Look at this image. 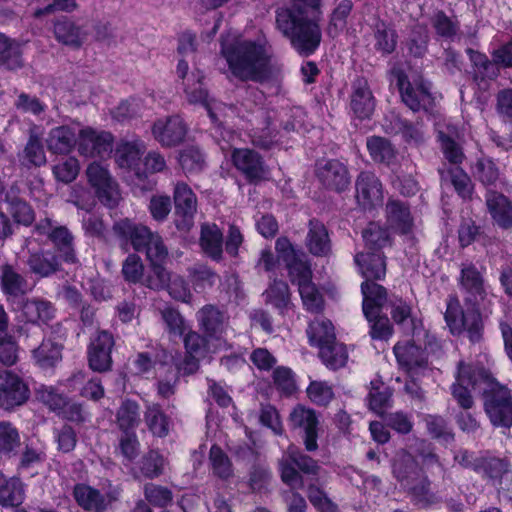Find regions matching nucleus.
Wrapping results in <instances>:
<instances>
[{
  "label": "nucleus",
  "mask_w": 512,
  "mask_h": 512,
  "mask_svg": "<svg viewBox=\"0 0 512 512\" xmlns=\"http://www.w3.org/2000/svg\"><path fill=\"white\" fill-rule=\"evenodd\" d=\"M174 224L179 231L187 232L194 225L197 212V196L185 182L179 181L173 189Z\"/></svg>",
  "instance_id": "obj_12"
},
{
  "label": "nucleus",
  "mask_w": 512,
  "mask_h": 512,
  "mask_svg": "<svg viewBox=\"0 0 512 512\" xmlns=\"http://www.w3.org/2000/svg\"><path fill=\"white\" fill-rule=\"evenodd\" d=\"M275 14L276 28L291 48L302 57L315 54L322 41V30L317 20L308 17L305 7L301 4L280 7Z\"/></svg>",
  "instance_id": "obj_3"
},
{
  "label": "nucleus",
  "mask_w": 512,
  "mask_h": 512,
  "mask_svg": "<svg viewBox=\"0 0 512 512\" xmlns=\"http://www.w3.org/2000/svg\"><path fill=\"white\" fill-rule=\"evenodd\" d=\"M472 391L480 395L484 412L494 427H512V390L500 383L484 363L460 360L450 392L462 410L473 408Z\"/></svg>",
  "instance_id": "obj_1"
},
{
  "label": "nucleus",
  "mask_w": 512,
  "mask_h": 512,
  "mask_svg": "<svg viewBox=\"0 0 512 512\" xmlns=\"http://www.w3.org/2000/svg\"><path fill=\"white\" fill-rule=\"evenodd\" d=\"M17 160L22 170L30 171L46 165L47 158L41 137L31 133L23 149L18 151Z\"/></svg>",
  "instance_id": "obj_34"
},
{
  "label": "nucleus",
  "mask_w": 512,
  "mask_h": 512,
  "mask_svg": "<svg viewBox=\"0 0 512 512\" xmlns=\"http://www.w3.org/2000/svg\"><path fill=\"white\" fill-rule=\"evenodd\" d=\"M27 265L31 274L38 278H49L64 273L66 263L47 248H40L29 255Z\"/></svg>",
  "instance_id": "obj_28"
},
{
  "label": "nucleus",
  "mask_w": 512,
  "mask_h": 512,
  "mask_svg": "<svg viewBox=\"0 0 512 512\" xmlns=\"http://www.w3.org/2000/svg\"><path fill=\"white\" fill-rule=\"evenodd\" d=\"M431 486L432 481L425 472L402 489L415 507L429 509L441 501V498L432 491Z\"/></svg>",
  "instance_id": "obj_31"
},
{
  "label": "nucleus",
  "mask_w": 512,
  "mask_h": 512,
  "mask_svg": "<svg viewBox=\"0 0 512 512\" xmlns=\"http://www.w3.org/2000/svg\"><path fill=\"white\" fill-rule=\"evenodd\" d=\"M23 59L20 46L14 39L0 32V69L14 71L22 68Z\"/></svg>",
  "instance_id": "obj_54"
},
{
  "label": "nucleus",
  "mask_w": 512,
  "mask_h": 512,
  "mask_svg": "<svg viewBox=\"0 0 512 512\" xmlns=\"http://www.w3.org/2000/svg\"><path fill=\"white\" fill-rule=\"evenodd\" d=\"M86 175L100 202L109 208L115 207L117 200L113 196V181L108 169L100 163L93 162L88 165Z\"/></svg>",
  "instance_id": "obj_26"
},
{
  "label": "nucleus",
  "mask_w": 512,
  "mask_h": 512,
  "mask_svg": "<svg viewBox=\"0 0 512 512\" xmlns=\"http://www.w3.org/2000/svg\"><path fill=\"white\" fill-rule=\"evenodd\" d=\"M483 303H475V305H464L465 312L462 315V327H460V335L466 333V337L471 344H479L484 340L485 324L481 312Z\"/></svg>",
  "instance_id": "obj_40"
},
{
  "label": "nucleus",
  "mask_w": 512,
  "mask_h": 512,
  "mask_svg": "<svg viewBox=\"0 0 512 512\" xmlns=\"http://www.w3.org/2000/svg\"><path fill=\"white\" fill-rule=\"evenodd\" d=\"M280 137V131L273 126L269 115H266L262 125L252 129L250 134L253 146L266 151L276 145L280 141Z\"/></svg>",
  "instance_id": "obj_55"
},
{
  "label": "nucleus",
  "mask_w": 512,
  "mask_h": 512,
  "mask_svg": "<svg viewBox=\"0 0 512 512\" xmlns=\"http://www.w3.org/2000/svg\"><path fill=\"white\" fill-rule=\"evenodd\" d=\"M7 210L15 223L29 227L35 220V212L32 206L20 197H7Z\"/></svg>",
  "instance_id": "obj_64"
},
{
  "label": "nucleus",
  "mask_w": 512,
  "mask_h": 512,
  "mask_svg": "<svg viewBox=\"0 0 512 512\" xmlns=\"http://www.w3.org/2000/svg\"><path fill=\"white\" fill-rule=\"evenodd\" d=\"M374 49L382 56L393 54L397 48L398 33L391 23L379 19L373 29Z\"/></svg>",
  "instance_id": "obj_46"
},
{
  "label": "nucleus",
  "mask_w": 512,
  "mask_h": 512,
  "mask_svg": "<svg viewBox=\"0 0 512 512\" xmlns=\"http://www.w3.org/2000/svg\"><path fill=\"white\" fill-rule=\"evenodd\" d=\"M34 233L45 237L51 244L47 248L56 254L66 265H76L79 263L77 256L75 236L65 225H60L51 218L45 217L36 222Z\"/></svg>",
  "instance_id": "obj_5"
},
{
  "label": "nucleus",
  "mask_w": 512,
  "mask_h": 512,
  "mask_svg": "<svg viewBox=\"0 0 512 512\" xmlns=\"http://www.w3.org/2000/svg\"><path fill=\"white\" fill-rule=\"evenodd\" d=\"M208 459L212 474L216 478L227 481L234 475L231 459L218 444L211 445Z\"/></svg>",
  "instance_id": "obj_57"
},
{
  "label": "nucleus",
  "mask_w": 512,
  "mask_h": 512,
  "mask_svg": "<svg viewBox=\"0 0 512 512\" xmlns=\"http://www.w3.org/2000/svg\"><path fill=\"white\" fill-rule=\"evenodd\" d=\"M396 134H400L403 141L408 145H419L424 142L423 131L420 126L399 115L391 122Z\"/></svg>",
  "instance_id": "obj_63"
},
{
  "label": "nucleus",
  "mask_w": 512,
  "mask_h": 512,
  "mask_svg": "<svg viewBox=\"0 0 512 512\" xmlns=\"http://www.w3.org/2000/svg\"><path fill=\"white\" fill-rule=\"evenodd\" d=\"M306 247L316 257L327 256L331 251V240L327 227L317 218L308 222V233L306 236Z\"/></svg>",
  "instance_id": "obj_39"
},
{
  "label": "nucleus",
  "mask_w": 512,
  "mask_h": 512,
  "mask_svg": "<svg viewBox=\"0 0 512 512\" xmlns=\"http://www.w3.org/2000/svg\"><path fill=\"white\" fill-rule=\"evenodd\" d=\"M360 288L363 296L362 311L364 317L372 316V313H382L390 297L387 289L378 284L377 281H363Z\"/></svg>",
  "instance_id": "obj_36"
},
{
  "label": "nucleus",
  "mask_w": 512,
  "mask_h": 512,
  "mask_svg": "<svg viewBox=\"0 0 512 512\" xmlns=\"http://www.w3.org/2000/svg\"><path fill=\"white\" fill-rule=\"evenodd\" d=\"M362 238L367 252L384 253V248L393 245L388 228L374 221L369 222L363 229Z\"/></svg>",
  "instance_id": "obj_44"
},
{
  "label": "nucleus",
  "mask_w": 512,
  "mask_h": 512,
  "mask_svg": "<svg viewBox=\"0 0 512 512\" xmlns=\"http://www.w3.org/2000/svg\"><path fill=\"white\" fill-rule=\"evenodd\" d=\"M473 71L471 72L472 81L481 86L489 81H494L500 76L499 64L495 63L484 53L473 48L465 50Z\"/></svg>",
  "instance_id": "obj_30"
},
{
  "label": "nucleus",
  "mask_w": 512,
  "mask_h": 512,
  "mask_svg": "<svg viewBox=\"0 0 512 512\" xmlns=\"http://www.w3.org/2000/svg\"><path fill=\"white\" fill-rule=\"evenodd\" d=\"M354 262L364 281H382L386 277L387 263L384 253L358 252Z\"/></svg>",
  "instance_id": "obj_33"
},
{
  "label": "nucleus",
  "mask_w": 512,
  "mask_h": 512,
  "mask_svg": "<svg viewBox=\"0 0 512 512\" xmlns=\"http://www.w3.org/2000/svg\"><path fill=\"white\" fill-rule=\"evenodd\" d=\"M25 500V489L20 478L13 476L3 481L0 486V505L3 508H21Z\"/></svg>",
  "instance_id": "obj_52"
},
{
  "label": "nucleus",
  "mask_w": 512,
  "mask_h": 512,
  "mask_svg": "<svg viewBox=\"0 0 512 512\" xmlns=\"http://www.w3.org/2000/svg\"><path fill=\"white\" fill-rule=\"evenodd\" d=\"M387 309L390 310L391 319L394 324L404 327L407 323H410L411 329L413 331L416 329L417 318L413 314L411 301L392 294L389 297Z\"/></svg>",
  "instance_id": "obj_51"
},
{
  "label": "nucleus",
  "mask_w": 512,
  "mask_h": 512,
  "mask_svg": "<svg viewBox=\"0 0 512 512\" xmlns=\"http://www.w3.org/2000/svg\"><path fill=\"white\" fill-rule=\"evenodd\" d=\"M27 280L12 265L4 264L0 276L1 291L12 306L27 293Z\"/></svg>",
  "instance_id": "obj_35"
},
{
  "label": "nucleus",
  "mask_w": 512,
  "mask_h": 512,
  "mask_svg": "<svg viewBox=\"0 0 512 512\" xmlns=\"http://www.w3.org/2000/svg\"><path fill=\"white\" fill-rule=\"evenodd\" d=\"M203 79L204 75L198 71L196 82L193 85L187 84L184 91L190 103L201 104L206 109L215 137L228 141L232 136V131L219 120L217 114L212 109L209 103V92L204 86Z\"/></svg>",
  "instance_id": "obj_18"
},
{
  "label": "nucleus",
  "mask_w": 512,
  "mask_h": 512,
  "mask_svg": "<svg viewBox=\"0 0 512 512\" xmlns=\"http://www.w3.org/2000/svg\"><path fill=\"white\" fill-rule=\"evenodd\" d=\"M318 356L322 363L330 370H338L344 367L348 360L346 346L333 340L331 344H325L318 348Z\"/></svg>",
  "instance_id": "obj_58"
},
{
  "label": "nucleus",
  "mask_w": 512,
  "mask_h": 512,
  "mask_svg": "<svg viewBox=\"0 0 512 512\" xmlns=\"http://www.w3.org/2000/svg\"><path fill=\"white\" fill-rule=\"evenodd\" d=\"M485 270H480L474 263L463 264L458 285L463 294L464 305L484 303L488 297L489 285L485 279Z\"/></svg>",
  "instance_id": "obj_13"
},
{
  "label": "nucleus",
  "mask_w": 512,
  "mask_h": 512,
  "mask_svg": "<svg viewBox=\"0 0 512 512\" xmlns=\"http://www.w3.org/2000/svg\"><path fill=\"white\" fill-rule=\"evenodd\" d=\"M265 303L271 305L281 316H285L294 306L289 285L280 279H274L263 293Z\"/></svg>",
  "instance_id": "obj_43"
},
{
  "label": "nucleus",
  "mask_w": 512,
  "mask_h": 512,
  "mask_svg": "<svg viewBox=\"0 0 512 512\" xmlns=\"http://www.w3.org/2000/svg\"><path fill=\"white\" fill-rule=\"evenodd\" d=\"M393 392V388L386 385L382 379L372 380L367 395L369 409L382 416L384 412L392 406Z\"/></svg>",
  "instance_id": "obj_49"
},
{
  "label": "nucleus",
  "mask_w": 512,
  "mask_h": 512,
  "mask_svg": "<svg viewBox=\"0 0 512 512\" xmlns=\"http://www.w3.org/2000/svg\"><path fill=\"white\" fill-rule=\"evenodd\" d=\"M393 353L399 367L407 372H416L428 366V353L426 349L417 345L413 340L397 342L393 347Z\"/></svg>",
  "instance_id": "obj_25"
},
{
  "label": "nucleus",
  "mask_w": 512,
  "mask_h": 512,
  "mask_svg": "<svg viewBox=\"0 0 512 512\" xmlns=\"http://www.w3.org/2000/svg\"><path fill=\"white\" fill-rule=\"evenodd\" d=\"M278 469L280 478L285 485L292 489H301L304 485L301 473L317 475L320 466L315 459L305 454L296 445L291 444L278 461Z\"/></svg>",
  "instance_id": "obj_6"
},
{
  "label": "nucleus",
  "mask_w": 512,
  "mask_h": 512,
  "mask_svg": "<svg viewBox=\"0 0 512 512\" xmlns=\"http://www.w3.org/2000/svg\"><path fill=\"white\" fill-rule=\"evenodd\" d=\"M19 429L10 421H0V459L10 460L21 450Z\"/></svg>",
  "instance_id": "obj_48"
},
{
  "label": "nucleus",
  "mask_w": 512,
  "mask_h": 512,
  "mask_svg": "<svg viewBox=\"0 0 512 512\" xmlns=\"http://www.w3.org/2000/svg\"><path fill=\"white\" fill-rule=\"evenodd\" d=\"M385 218L386 228L392 230L395 234L406 236L412 233L414 218L408 202L388 198L385 205Z\"/></svg>",
  "instance_id": "obj_24"
},
{
  "label": "nucleus",
  "mask_w": 512,
  "mask_h": 512,
  "mask_svg": "<svg viewBox=\"0 0 512 512\" xmlns=\"http://www.w3.org/2000/svg\"><path fill=\"white\" fill-rule=\"evenodd\" d=\"M14 310H20L21 316L25 319L23 325L16 328V332L22 336H28L31 328H39L40 323L48 325V323L55 317L54 305L45 299L40 298H26L16 301L13 306Z\"/></svg>",
  "instance_id": "obj_9"
},
{
  "label": "nucleus",
  "mask_w": 512,
  "mask_h": 512,
  "mask_svg": "<svg viewBox=\"0 0 512 512\" xmlns=\"http://www.w3.org/2000/svg\"><path fill=\"white\" fill-rule=\"evenodd\" d=\"M164 459L157 450H149L136 463L134 470L135 477L145 479L158 478L163 473Z\"/></svg>",
  "instance_id": "obj_56"
},
{
  "label": "nucleus",
  "mask_w": 512,
  "mask_h": 512,
  "mask_svg": "<svg viewBox=\"0 0 512 512\" xmlns=\"http://www.w3.org/2000/svg\"><path fill=\"white\" fill-rule=\"evenodd\" d=\"M47 149L56 155L69 154L76 145V135L73 128L67 125L54 127L46 139Z\"/></svg>",
  "instance_id": "obj_45"
},
{
  "label": "nucleus",
  "mask_w": 512,
  "mask_h": 512,
  "mask_svg": "<svg viewBox=\"0 0 512 512\" xmlns=\"http://www.w3.org/2000/svg\"><path fill=\"white\" fill-rule=\"evenodd\" d=\"M275 251L280 254L283 266L293 285L299 286L312 280L311 264L306 254L301 249H297L288 237L277 238Z\"/></svg>",
  "instance_id": "obj_8"
},
{
  "label": "nucleus",
  "mask_w": 512,
  "mask_h": 512,
  "mask_svg": "<svg viewBox=\"0 0 512 512\" xmlns=\"http://www.w3.org/2000/svg\"><path fill=\"white\" fill-rule=\"evenodd\" d=\"M423 473H425V470L408 450L400 449L397 451L392 462V474L401 488L407 486Z\"/></svg>",
  "instance_id": "obj_32"
},
{
  "label": "nucleus",
  "mask_w": 512,
  "mask_h": 512,
  "mask_svg": "<svg viewBox=\"0 0 512 512\" xmlns=\"http://www.w3.org/2000/svg\"><path fill=\"white\" fill-rule=\"evenodd\" d=\"M289 426L297 431L303 440L305 450L314 452L318 449L319 417L312 408L296 405L289 415Z\"/></svg>",
  "instance_id": "obj_11"
},
{
  "label": "nucleus",
  "mask_w": 512,
  "mask_h": 512,
  "mask_svg": "<svg viewBox=\"0 0 512 512\" xmlns=\"http://www.w3.org/2000/svg\"><path fill=\"white\" fill-rule=\"evenodd\" d=\"M315 176L325 190L337 194L348 191L352 183L348 165L334 158L317 162Z\"/></svg>",
  "instance_id": "obj_10"
},
{
  "label": "nucleus",
  "mask_w": 512,
  "mask_h": 512,
  "mask_svg": "<svg viewBox=\"0 0 512 512\" xmlns=\"http://www.w3.org/2000/svg\"><path fill=\"white\" fill-rule=\"evenodd\" d=\"M366 146L371 159L375 163L389 167L395 162L397 151L389 139L373 135L367 138Z\"/></svg>",
  "instance_id": "obj_50"
},
{
  "label": "nucleus",
  "mask_w": 512,
  "mask_h": 512,
  "mask_svg": "<svg viewBox=\"0 0 512 512\" xmlns=\"http://www.w3.org/2000/svg\"><path fill=\"white\" fill-rule=\"evenodd\" d=\"M144 422L148 431L157 438H166L173 428V419L165 413L159 403H152L146 406L144 411Z\"/></svg>",
  "instance_id": "obj_41"
},
{
  "label": "nucleus",
  "mask_w": 512,
  "mask_h": 512,
  "mask_svg": "<svg viewBox=\"0 0 512 512\" xmlns=\"http://www.w3.org/2000/svg\"><path fill=\"white\" fill-rule=\"evenodd\" d=\"M30 397L27 383L10 370H0V408L14 410L25 404Z\"/></svg>",
  "instance_id": "obj_16"
},
{
  "label": "nucleus",
  "mask_w": 512,
  "mask_h": 512,
  "mask_svg": "<svg viewBox=\"0 0 512 512\" xmlns=\"http://www.w3.org/2000/svg\"><path fill=\"white\" fill-rule=\"evenodd\" d=\"M154 139L162 146L172 148L182 144L188 133V126L179 115L157 119L151 128Z\"/></svg>",
  "instance_id": "obj_20"
},
{
  "label": "nucleus",
  "mask_w": 512,
  "mask_h": 512,
  "mask_svg": "<svg viewBox=\"0 0 512 512\" xmlns=\"http://www.w3.org/2000/svg\"><path fill=\"white\" fill-rule=\"evenodd\" d=\"M63 344L51 338H44L40 345L31 351L34 365L45 374H53L62 362Z\"/></svg>",
  "instance_id": "obj_27"
},
{
  "label": "nucleus",
  "mask_w": 512,
  "mask_h": 512,
  "mask_svg": "<svg viewBox=\"0 0 512 512\" xmlns=\"http://www.w3.org/2000/svg\"><path fill=\"white\" fill-rule=\"evenodd\" d=\"M116 422L121 432H136L140 423V405L132 399L123 400L116 412Z\"/></svg>",
  "instance_id": "obj_59"
},
{
  "label": "nucleus",
  "mask_w": 512,
  "mask_h": 512,
  "mask_svg": "<svg viewBox=\"0 0 512 512\" xmlns=\"http://www.w3.org/2000/svg\"><path fill=\"white\" fill-rule=\"evenodd\" d=\"M231 162L248 183L257 184L264 179L265 162L254 149L235 148L231 153Z\"/></svg>",
  "instance_id": "obj_21"
},
{
  "label": "nucleus",
  "mask_w": 512,
  "mask_h": 512,
  "mask_svg": "<svg viewBox=\"0 0 512 512\" xmlns=\"http://www.w3.org/2000/svg\"><path fill=\"white\" fill-rule=\"evenodd\" d=\"M145 152V145L140 141H125L118 144L115 152L117 164L132 172L142 188L145 185L146 176L142 171V157Z\"/></svg>",
  "instance_id": "obj_22"
},
{
  "label": "nucleus",
  "mask_w": 512,
  "mask_h": 512,
  "mask_svg": "<svg viewBox=\"0 0 512 512\" xmlns=\"http://www.w3.org/2000/svg\"><path fill=\"white\" fill-rule=\"evenodd\" d=\"M396 86L401 101L413 112H428L435 105V98L431 92L432 84L422 76L409 79L405 71L399 69L394 72Z\"/></svg>",
  "instance_id": "obj_7"
},
{
  "label": "nucleus",
  "mask_w": 512,
  "mask_h": 512,
  "mask_svg": "<svg viewBox=\"0 0 512 512\" xmlns=\"http://www.w3.org/2000/svg\"><path fill=\"white\" fill-rule=\"evenodd\" d=\"M223 244V232L216 223L201 225L199 245L206 256L220 262L223 259Z\"/></svg>",
  "instance_id": "obj_37"
},
{
  "label": "nucleus",
  "mask_w": 512,
  "mask_h": 512,
  "mask_svg": "<svg viewBox=\"0 0 512 512\" xmlns=\"http://www.w3.org/2000/svg\"><path fill=\"white\" fill-rule=\"evenodd\" d=\"M429 40V32L426 25L420 23L413 25L406 40L408 53L414 58H423L428 52Z\"/></svg>",
  "instance_id": "obj_62"
},
{
  "label": "nucleus",
  "mask_w": 512,
  "mask_h": 512,
  "mask_svg": "<svg viewBox=\"0 0 512 512\" xmlns=\"http://www.w3.org/2000/svg\"><path fill=\"white\" fill-rule=\"evenodd\" d=\"M53 33L56 40L63 45L79 48L82 45L80 27L68 17H61L54 22Z\"/></svg>",
  "instance_id": "obj_60"
},
{
  "label": "nucleus",
  "mask_w": 512,
  "mask_h": 512,
  "mask_svg": "<svg viewBox=\"0 0 512 512\" xmlns=\"http://www.w3.org/2000/svg\"><path fill=\"white\" fill-rule=\"evenodd\" d=\"M486 205L493 222L501 229L512 228V201L502 193L489 192Z\"/></svg>",
  "instance_id": "obj_38"
},
{
  "label": "nucleus",
  "mask_w": 512,
  "mask_h": 512,
  "mask_svg": "<svg viewBox=\"0 0 512 512\" xmlns=\"http://www.w3.org/2000/svg\"><path fill=\"white\" fill-rule=\"evenodd\" d=\"M426 429L430 437L439 443L450 444L455 440V434L448 420L440 415L427 414L424 417Z\"/></svg>",
  "instance_id": "obj_61"
},
{
  "label": "nucleus",
  "mask_w": 512,
  "mask_h": 512,
  "mask_svg": "<svg viewBox=\"0 0 512 512\" xmlns=\"http://www.w3.org/2000/svg\"><path fill=\"white\" fill-rule=\"evenodd\" d=\"M221 54L231 75L241 82L264 84L273 76L272 56L265 43L244 39L223 46Z\"/></svg>",
  "instance_id": "obj_2"
},
{
  "label": "nucleus",
  "mask_w": 512,
  "mask_h": 512,
  "mask_svg": "<svg viewBox=\"0 0 512 512\" xmlns=\"http://www.w3.org/2000/svg\"><path fill=\"white\" fill-rule=\"evenodd\" d=\"M375 107L376 99L368 80L364 76H357L351 84L349 108L352 119L359 121L370 120L374 114Z\"/></svg>",
  "instance_id": "obj_19"
},
{
  "label": "nucleus",
  "mask_w": 512,
  "mask_h": 512,
  "mask_svg": "<svg viewBox=\"0 0 512 512\" xmlns=\"http://www.w3.org/2000/svg\"><path fill=\"white\" fill-rule=\"evenodd\" d=\"M114 345L115 340L111 332L98 331L87 347L89 368L99 373L111 370L113 364L111 354Z\"/></svg>",
  "instance_id": "obj_17"
},
{
  "label": "nucleus",
  "mask_w": 512,
  "mask_h": 512,
  "mask_svg": "<svg viewBox=\"0 0 512 512\" xmlns=\"http://www.w3.org/2000/svg\"><path fill=\"white\" fill-rule=\"evenodd\" d=\"M454 461L462 468L473 471L499 493L512 490V464L507 457L496 456L490 451L460 449L454 455Z\"/></svg>",
  "instance_id": "obj_4"
},
{
  "label": "nucleus",
  "mask_w": 512,
  "mask_h": 512,
  "mask_svg": "<svg viewBox=\"0 0 512 512\" xmlns=\"http://www.w3.org/2000/svg\"><path fill=\"white\" fill-rule=\"evenodd\" d=\"M72 495L76 503L85 511L105 512L107 509L108 502L105 495L86 483L75 484Z\"/></svg>",
  "instance_id": "obj_42"
},
{
  "label": "nucleus",
  "mask_w": 512,
  "mask_h": 512,
  "mask_svg": "<svg viewBox=\"0 0 512 512\" xmlns=\"http://www.w3.org/2000/svg\"><path fill=\"white\" fill-rule=\"evenodd\" d=\"M356 202L365 212H372L383 205V185L372 171H361L355 181Z\"/></svg>",
  "instance_id": "obj_15"
},
{
  "label": "nucleus",
  "mask_w": 512,
  "mask_h": 512,
  "mask_svg": "<svg viewBox=\"0 0 512 512\" xmlns=\"http://www.w3.org/2000/svg\"><path fill=\"white\" fill-rule=\"evenodd\" d=\"M197 320L203 334L211 340H220L226 332L228 317L215 305L203 306L197 313Z\"/></svg>",
  "instance_id": "obj_29"
},
{
  "label": "nucleus",
  "mask_w": 512,
  "mask_h": 512,
  "mask_svg": "<svg viewBox=\"0 0 512 512\" xmlns=\"http://www.w3.org/2000/svg\"><path fill=\"white\" fill-rule=\"evenodd\" d=\"M142 252L146 254L153 272L163 281L166 274V269L163 264L168 256V250L162 237L157 232L152 231L151 240L146 241L145 248H143Z\"/></svg>",
  "instance_id": "obj_47"
},
{
  "label": "nucleus",
  "mask_w": 512,
  "mask_h": 512,
  "mask_svg": "<svg viewBox=\"0 0 512 512\" xmlns=\"http://www.w3.org/2000/svg\"><path fill=\"white\" fill-rule=\"evenodd\" d=\"M114 137L111 132H97L92 128L80 130L78 152L85 157H101L112 151Z\"/></svg>",
  "instance_id": "obj_23"
},
{
  "label": "nucleus",
  "mask_w": 512,
  "mask_h": 512,
  "mask_svg": "<svg viewBox=\"0 0 512 512\" xmlns=\"http://www.w3.org/2000/svg\"><path fill=\"white\" fill-rule=\"evenodd\" d=\"M310 346L317 349L325 344L333 343L336 339L335 328L329 319H315L306 329Z\"/></svg>",
  "instance_id": "obj_53"
},
{
  "label": "nucleus",
  "mask_w": 512,
  "mask_h": 512,
  "mask_svg": "<svg viewBox=\"0 0 512 512\" xmlns=\"http://www.w3.org/2000/svg\"><path fill=\"white\" fill-rule=\"evenodd\" d=\"M112 232L119 246L125 251L132 248L136 252H142L146 241L152 237V230L148 226L130 218L115 221Z\"/></svg>",
  "instance_id": "obj_14"
}]
</instances>
